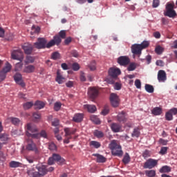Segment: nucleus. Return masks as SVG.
Wrapping results in <instances>:
<instances>
[{"label": "nucleus", "instance_id": "0eeeda50", "mask_svg": "<svg viewBox=\"0 0 177 177\" xmlns=\"http://www.w3.org/2000/svg\"><path fill=\"white\" fill-rule=\"evenodd\" d=\"M36 169H37V177L45 176L46 174H48V170L46 169V166L44 165H38L36 167Z\"/></svg>", "mask_w": 177, "mask_h": 177}, {"label": "nucleus", "instance_id": "13d9d810", "mask_svg": "<svg viewBox=\"0 0 177 177\" xmlns=\"http://www.w3.org/2000/svg\"><path fill=\"white\" fill-rule=\"evenodd\" d=\"M88 68L91 71H95L96 70V62L95 61L91 62V63L88 65Z\"/></svg>", "mask_w": 177, "mask_h": 177}, {"label": "nucleus", "instance_id": "473e14b6", "mask_svg": "<svg viewBox=\"0 0 177 177\" xmlns=\"http://www.w3.org/2000/svg\"><path fill=\"white\" fill-rule=\"evenodd\" d=\"M26 136H28V139H30V138H32V139H39V133H31L28 131H26Z\"/></svg>", "mask_w": 177, "mask_h": 177}, {"label": "nucleus", "instance_id": "4d7b16f0", "mask_svg": "<svg viewBox=\"0 0 177 177\" xmlns=\"http://www.w3.org/2000/svg\"><path fill=\"white\" fill-rule=\"evenodd\" d=\"M51 59H53V60H57V59H60V53L58 52H54L52 54Z\"/></svg>", "mask_w": 177, "mask_h": 177}, {"label": "nucleus", "instance_id": "4468645a", "mask_svg": "<svg viewBox=\"0 0 177 177\" xmlns=\"http://www.w3.org/2000/svg\"><path fill=\"white\" fill-rule=\"evenodd\" d=\"M158 80L159 82H165L167 81V73L164 70H160L158 72Z\"/></svg>", "mask_w": 177, "mask_h": 177}, {"label": "nucleus", "instance_id": "f3484780", "mask_svg": "<svg viewBox=\"0 0 177 177\" xmlns=\"http://www.w3.org/2000/svg\"><path fill=\"white\" fill-rule=\"evenodd\" d=\"M26 129H27V132H31L32 133H34L35 132H38V129L37 128V126L31 124V123H28L26 125Z\"/></svg>", "mask_w": 177, "mask_h": 177}, {"label": "nucleus", "instance_id": "f03ea898", "mask_svg": "<svg viewBox=\"0 0 177 177\" xmlns=\"http://www.w3.org/2000/svg\"><path fill=\"white\" fill-rule=\"evenodd\" d=\"M46 44H48V41L45 38L39 37L37 39V41L34 43L33 46L36 49H45Z\"/></svg>", "mask_w": 177, "mask_h": 177}, {"label": "nucleus", "instance_id": "bf43d9fd", "mask_svg": "<svg viewBox=\"0 0 177 177\" xmlns=\"http://www.w3.org/2000/svg\"><path fill=\"white\" fill-rule=\"evenodd\" d=\"M39 138H44V139H46V138H48V133H46L45 130H41V132L39 133Z\"/></svg>", "mask_w": 177, "mask_h": 177}, {"label": "nucleus", "instance_id": "3c124183", "mask_svg": "<svg viewBox=\"0 0 177 177\" xmlns=\"http://www.w3.org/2000/svg\"><path fill=\"white\" fill-rule=\"evenodd\" d=\"M155 52L157 55H161L164 52V48L161 46H157L155 48Z\"/></svg>", "mask_w": 177, "mask_h": 177}, {"label": "nucleus", "instance_id": "c85d7f7f", "mask_svg": "<svg viewBox=\"0 0 177 177\" xmlns=\"http://www.w3.org/2000/svg\"><path fill=\"white\" fill-rule=\"evenodd\" d=\"M0 140L3 142L4 145H6L8 140H9V136L6 133L0 134Z\"/></svg>", "mask_w": 177, "mask_h": 177}, {"label": "nucleus", "instance_id": "c03bdc74", "mask_svg": "<svg viewBox=\"0 0 177 177\" xmlns=\"http://www.w3.org/2000/svg\"><path fill=\"white\" fill-rule=\"evenodd\" d=\"M94 136L98 138V139H100L101 138H103V136H104V133H103V132L100 131L95 130L94 131Z\"/></svg>", "mask_w": 177, "mask_h": 177}, {"label": "nucleus", "instance_id": "37998d69", "mask_svg": "<svg viewBox=\"0 0 177 177\" xmlns=\"http://www.w3.org/2000/svg\"><path fill=\"white\" fill-rule=\"evenodd\" d=\"M15 71H21L23 70V62L21 61L15 64Z\"/></svg>", "mask_w": 177, "mask_h": 177}, {"label": "nucleus", "instance_id": "de8ad7c7", "mask_svg": "<svg viewBox=\"0 0 177 177\" xmlns=\"http://www.w3.org/2000/svg\"><path fill=\"white\" fill-rule=\"evenodd\" d=\"M128 71H134L136 70V63L131 62L127 67Z\"/></svg>", "mask_w": 177, "mask_h": 177}, {"label": "nucleus", "instance_id": "bb28decb", "mask_svg": "<svg viewBox=\"0 0 177 177\" xmlns=\"http://www.w3.org/2000/svg\"><path fill=\"white\" fill-rule=\"evenodd\" d=\"M84 109L87 110L88 113H95V111L97 110L96 106L89 104L84 105Z\"/></svg>", "mask_w": 177, "mask_h": 177}, {"label": "nucleus", "instance_id": "6e6d98bb", "mask_svg": "<svg viewBox=\"0 0 177 177\" xmlns=\"http://www.w3.org/2000/svg\"><path fill=\"white\" fill-rule=\"evenodd\" d=\"M151 156V153L150 151L146 149L143 153H142V157L146 160V158H149Z\"/></svg>", "mask_w": 177, "mask_h": 177}, {"label": "nucleus", "instance_id": "2f4dec72", "mask_svg": "<svg viewBox=\"0 0 177 177\" xmlns=\"http://www.w3.org/2000/svg\"><path fill=\"white\" fill-rule=\"evenodd\" d=\"M28 176L30 177H38V171H35L34 169H30L27 171Z\"/></svg>", "mask_w": 177, "mask_h": 177}, {"label": "nucleus", "instance_id": "7c9ffc66", "mask_svg": "<svg viewBox=\"0 0 177 177\" xmlns=\"http://www.w3.org/2000/svg\"><path fill=\"white\" fill-rule=\"evenodd\" d=\"M52 157L57 162H64V159L62 158V156L57 153H53Z\"/></svg>", "mask_w": 177, "mask_h": 177}, {"label": "nucleus", "instance_id": "58836bf2", "mask_svg": "<svg viewBox=\"0 0 177 177\" xmlns=\"http://www.w3.org/2000/svg\"><path fill=\"white\" fill-rule=\"evenodd\" d=\"M35 106H37L36 109L41 110V109H44V107H45V103H44V102L37 101Z\"/></svg>", "mask_w": 177, "mask_h": 177}, {"label": "nucleus", "instance_id": "393cba45", "mask_svg": "<svg viewBox=\"0 0 177 177\" xmlns=\"http://www.w3.org/2000/svg\"><path fill=\"white\" fill-rule=\"evenodd\" d=\"M35 62V57L27 55L24 61L25 64H32Z\"/></svg>", "mask_w": 177, "mask_h": 177}, {"label": "nucleus", "instance_id": "8fccbe9b", "mask_svg": "<svg viewBox=\"0 0 177 177\" xmlns=\"http://www.w3.org/2000/svg\"><path fill=\"white\" fill-rule=\"evenodd\" d=\"M165 119L167 121H172L174 120V116L169 111L165 113Z\"/></svg>", "mask_w": 177, "mask_h": 177}, {"label": "nucleus", "instance_id": "e433bc0d", "mask_svg": "<svg viewBox=\"0 0 177 177\" xmlns=\"http://www.w3.org/2000/svg\"><path fill=\"white\" fill-rule=\"evenodd\" d=\"M90 146H93L94 149H99L102 146V144L97 141H91Z\"/></svg>", "mask_w": 177, "mask_h": 177}, {"label": "nucleus", "instance_id": "a18cd8bd", "mask_svg": "<svg viewBox=\"0 0 177 177\" xmlns=\"http://www.w3.org/2000/svg\"><path fill=\"white\" fill-rule=\"evenodd\" d=\"M20 165H21V163L17 162V161H11L10 162V167L11 168H17L19 167Z\"/></svg>", "mask_w": 177, "mask_h": 177}, {"label": "nucleus", "instance_id": "338daca9", "mask_svg": "<svg viewBox=\"0 0 177 177\" xmlns=\"http://www.w3.org/2000/svg\"><path fill=\"white\" fill-rule=\"evenodd\" d=\"M5 78H6V73H5L4 72H2V71H0V82H2V81H3V80H5Z\"/></svg>", "mask_w": 177, "mask_h": 177}, {"label": "nucleus", "instance_id": "c756f323", "mask_svg": "<svg viewBox=\"0 0 177 177\" xmlns=\"http://www.w3.org/2000/svg\"><path fill=\"white\" fill-rule=\"evenodd\" d=\"M10 70H12V64L7 62L5 67L1 70V71L5 73V74H8Z\"/></svg>", "mask_w": 177, "mask_h": 177}, {"label": "nucleus", "instance_id": "412c9836", "mask_svg": "<svg viewBox=\"0 0 177 177\" xmlns=\"http://www.w3.org/2000/svg\"><path fill=\"white\" fill-rule=\"evenodd\" d=\"M82 120H84V114L82 113H76L73 118L74 122H81Z\"/></svg>", "mask_w": 177, "mask_h": 177}, {"label": "nucleus", "instance_id": "aec40b11", "mask_svg": "<svg viewBox=\"0 0 177 177\" xmlns=\"http://www.w3.org/2000/svg\"><path fill=\"white\" fill-rule=\"evenodd\" d=\"M65 132V138L67 136H71V135H74L77 132V129H73L71 128L66 127L64 129Z\"/></svg>", "mask_w": 177, "mask_h": 177}, {"label": "nucleus", "instance_id": "72a5a7b5", "mask_svg": "<svg viewBox=\"0 0 177 177\" xmlns=\"http://www.w3.org/2000/svg\"><path fill=\"white\" fill-rule=\"evenodd\" d=\"M39 31H41V28L39 26L35 27V26H33L32 27V30L30 32V34L31 35H35V34L38 35L39 33Z\"/></svg>", "mask_w": 177, "mask_h": 177}, {"label": "nucleus", "instance_id": "dca6fc26", "mask_svg": "<svg viewBox=\"0 0 177 177\" xmlns=\"http://www.w3.org/2000/svg\"><path fill=\"white\" fill-rule=\"evenodd\" d=\"M35 66L31 64L25 66L24 68L23 69V73H26V74H31L35 73Z\"/></svg>", "mask_w": 177, "mask_h": 177}, {"label": "nucleus", "instance_id": "f8f14e48", "mask_svg": "<svg viewBox=\"0 0 177 177\" xmlns=\"http://www.w3.org/2000/svg\"><path fill=\"white\" fill-rule=\"evenodd\" d=\"M120 74H121V70H120V68H111L109 70V75L112 78H117Z\"/></svg>", "mask_w": 177, "mask_h": 177}, {"label": "nucleus", "instance_id": "9b49d317", "mask_svg": "<svg viewBox=\"0 0 177 177\" xmlns=\"http://www.w3.org/2000/svg\"><path fill=\"white\" fill-rule=\"evenodd\" d=\"M22 49L24 50V53L26 55H31L32 53V50L34 49V46L30 43H25L22 46Z\"/></svg>", "mask_w": 177, "mask_h": 177}, {"label": "nucleus", "instance_id": "603ef678", "mask_svg": "<svg viewBox=\"0 0 177 177\" xmlns=\"http://www.w3.org/2000/svg\"><path fill=\"white\" fill-rule=\"evenodd\" d=\"M53 41H55V44L60 45L62 43V38L59 35H55L54 36Z\"/></svg>", "mask_w": 177, "mask_h": 177}, {"label": "nucleus", "instance_id": "49530a36", "mask_svg": "<svg viewBox=\"0 0 177 177\" xmlns=\"http://www.w3.org/2000/svg\"><path fill=\"white\" fill-rule=\"evenodd\" d=\"M145 175H147L148 177H155L156 171L154 170H147L145 171Z\"/></svg>", "mask_w": 177, "mask_h": 177}, {"label": "nucleus", "instance_id": "ea45409f", "mask_svg": "<svg viewBox=\"0 0 177 177\" xmlns=\"http://www.w3.org/2000/svg\"><path fill=\"white\" fill-rule=\"evenodd\" d=\"M10 121L13 125L18 126L20 125V119L17 118H10Z\"/></svg>", "mask_w": 177, "mask_h": 177}, {"label": "nucleus", "instance_id": "cd10ccee", "mask_svg": "<svg viewBox=\"0 0 177 177\" xmlns=\"http://www.w3.org/2000/svg\"><path fill=\"white\" fill-rule=\"evenodd\" d=\"M171 167L165 165L162 166V168L160 169L159 172H160V174H168L171 172Z\"/></svg>", "mask_w": 177, "mask_h": 177}, {"label": "nucleus", "instance_id": "4c0bfd02", "mask_svg": "<svg viewBox=\"0 0 177 177\" xmlns=\"http://www.w3.org/2000/svg\"><path fill=\"white\" fill-rule=\"evenodd\" d=\"M145 91L148 92V93H153L154 92V87L150 84H145Z\"/></svg>", "mask_w": 177, "mask_h": 177}, {"label": "nucleus", "instance_id": "a211bd4d", "mask_svg": "<svg viewBox=\"0 0 177 177\" xmlns=\"http://www.w3.org/2000/svg\"><path fill=\"white\" fill-rule=\"evenodd\" d=\"M117 120L119 122H122V124L127 122V117L125 115V112L122 111L120 113H119L117 116Z\"/></svg>", "mask_w": 177, "mask_h": 177}, {"label": "nucleus", "instance_id": "2eb2a0df", "mask_svg": "<svg viewBox=\"0 0 177 177\" xmlns=\"http://www.w3.org/2000/svg\"><path fill=\"white\" fill-rule=\"evenodd\" d=\"M110 127L112 132H114V133H118V132H121V129H122V126L118 123H112Z\"/></svg>", "mask_w": 177, "mask_h": 177}, {"label": "nucleus", "instance_id": "a19ab883", "mask_svg": "<svg viewBox=\"0 0 177 177\" xmlns=\"http://www.w3.org/2000/svg\"><path fill=\"white\" fill-rule=\"evenodd\" d=\"M34 106V102H28L24 104V110H28L31 109Z\"/></svg>", "mask_w": 177, "mask_h": 177}, {"label": "nucleus", "instance_id": "a878e982", "mask_svg": "<svg viewBox=\"0 0 177 177\" xmlns=\"http://www.w3.org/2000/svg\"><path fill=\"white\" fill-rule=\"evenodd\" d=\"M120 146L118 143H117V140H113L111 143L109 144V149L111 150H112V151H113L114 150H115L118 147H120Z\"/></svg>", "mask_w": 177, "mask_h": 177}, {"label": "nucleus", "instance_id": "864d4df0", "mask_svg": "<svg viewBox=\"0 0 177 177\" xmlns=\"http://www.w3.org/2000/svg\"><path fill=\"white\" fill-rule=\"evenodd\" d=\"M139 45L140 46L141 49L143 50V49L148 48V46L150 45V43L147 41H144Z\"/></svg>", "mask_w": 177, "mask_h": 177}, {"label": "nucleus", "instance_id": "f704fd0d", "mask_svg": "<svg viewBox=\"0 0 177 177\" xmlns=\"http://www.w3.org/2000/svg\"><path fill=\"white\" fill-rule=\"evenodd\" d=\"M131 161V156H129V153H126L124 154V156L122 159V162L124 164H129V162Z\"/></svg>", "mask_w": 177, "mask_h": 177}, {"label": "nucleus", "instance_id": "b1692460", "mask_svg": "<svg viewBox=\"0 0 177 177\" xmlns=\"http://www.w3.org/2000/svg\"><path fill=\"white\" fill-rule=\"evenodd\" d=\"M93 156L96 157L97 162H106V158L104 156H103V155H100L99 153H93Z\"/></svg>", "mask_w": 177, "mask_h": 177}, {"label": "nucleus", "instance_id": "39448f33", "mask_svg": "<svg viewBox=\"0 0 177 177\" xmlns=\"http://www.w3.org/2000/svg\"><path fill=\"white\" fill-rule=\"evenodd\" d=\"M157 164H158V160H155V159H148L145 163H144V166L143 168L145 169H151L153 168H154V167H156L157 165Z\"/></svg>", "mask_w": 177, "mask_h": 177}, {"label": "nucleus", "instance_id": "4be33fe9", "mask_svg": "<svg viewBox=\"0 0 177 177\" xmlns=\"http://www.w3.org/2000/svg\"><path fill=\"white\" fill-rule=\"evenodd\" d=\"M55 81H57L59 84H63L64 81H66V78L62 75L59 70L57 71V77Z\"/></svg>", "mask_w": 177, "mask_h": 177}, {"label": "nucleus", "instance_id": "5701e85b", "mask_svg": "<svg viewBox=\"0 0 177 177\" xmlns=\"http://www.w3.org/2000/svg\"><path fill=\"white\" fill-rule=\"evenodd\" d=\"M151 114L153 115H161L162 114V108L156 106L151 110Z\"/></svg>", "mask_w": 177, "mask_h": 177}, {"label": "nucleus", "instance_id": "5fc2aeb1", "mask_svg": "<svg viewBox=\"0 0 177 177\" xmlns=\"http://www.w3.org/2000/svg\"><path fill=\"white\" fill-rule=\"evenodd\" d=\"M48 149L51 151H56L57 150V147L56 146V145L55 143L50 142L48 145Z\"/></svg>", "mask_w": 177, "mask_h": 177}, {"label": "nucleus", "instance_id": "774afa93", "mask_svg": "<svg viewBox=\"0 0 177 177\" xmlns=\"http://www.w3.org/2000/svg\"><path fill=\"white\" fill-rule=\"evenodd\" d=\"M58 37H60L61 38H62V39H64V38H66V30H61L59 32Z\"/></svg>", "mask_w": 177, "mask_h": 177}, {"label": "nucleus", "instance_id": "79ce46f5", "mask_svg": "<svg viewBox=\"0 0 177 177\" xmlns=\"http://www.w3.org/2000/svg\"><path fill=\"white\" fill-rule=\"evenodd\" d=\"M140 136V131H139V128H135L131 134L132 138H139Z\"/></svg>", "mask_w": 177, "mask_h": 177}, {"label": "nucleus", "instance_id": "e2e57ef3", "mask_svg": "<svg viewBox=\"0 0 177 177\" xmlns=\"http://www.w3.org/2000/svg\"><path fill=\"white\" fill-rule=\"evenodd\" d=\"M167 151H168V147H161L159 153L161 154L162 156H164V154H167Z\"/></svg>", "mask_w": 177, "mask_h": 177}, {"label": "nucleus", "instance_id": "69168bd1", "mask_svg": "<svg viewBox=\"0 0 177 177\" xmlns=\"http://www.w3.org/2000/svg\"><path fill=\"white\" fill-rule=\"evenodd\" d=\"M60 124V120L59 119H54L53 121L52 122V126L53 127H59V124Z\"/></svg>", "mask_w": 177, "mask_h": 177}, {"label": "nucleus", "instance_id": "c9c22d12", "mask_svg": "<svg viewBox=\"0 0 177 177\" xmlns=\"http://www.w3.org/2000/svg\"><path fill=\"white\" fill-rule=\"evenodd\" d=\"M90 119L93 122H94L97 125H99V124H100V119H99V118H97V116L95 115H91L90 117Z\"/></svg>", "mask_w": 177, "mask_h": 177}, {"label": "nucleus", "instance_id": "ddd939ff", "mask_svg": "<svg viewBox=\"0 0 177 177\" xmlns=\"http://www.w3.org/2000/svg\"><path fill=\"white\" fill-rule=\"evenodd\" d=\"M142 48L140 47V44H133L131 46V53L133 55H142Z\"/></svg>", "mask_w": 177, "mask_h": 177}, {"label": "nucleus", "instance_id": "7ed1b4c3", "mask_svg": "<svg viewBox=\"0 0 177 177\" xmlns=\"http://www.w3.org/2000/svg\"><path fill=\"white\" fill-rule=\"evenodd\" d=\"M11 57L13 60H19L23 62L24 59V55L21 50H14L11 53Z\"/></svg>", "mask_w": 177, "mask_h": 177}, {"label": "nucleus", "instance_id": "9d476101", "mask_svg": "<svg viewBox=\"0 0 177 177\" xmlns=\"http://www.w3.org/2000/svg\"><path fill=\"white\" fill-rule=\"evenodd\" d=\"M14 80L16 84L20 85V86H21L22 88H24L26 86V83H24V82L23 81V76L21 75V74L17 73L14 75Z\"/></svg>", "mask_w": 177, "mask_h": 177}, {"label": "nucleus", "instance_id": "680f3d73", "mask_svg": "<svg viewBox=\"0 0 177 177\" xmlns=\"http://www.w3.org/2000/svg\"><path fill=\"white\" fill-rule=\"evenodd\" d=\"M55 45H56V43H55V40L52 39L48 43L46 44V48H52V46H55Z\"/></svg>", "mask_w": 177, "mask_h": 177}, {"label": "nucleus", "instance_id": "f257e3e1", "mask_svg": "<svg viewBox=\"0 0 177 177\" xmlns=\"http://www.w3.org/2000/svg\"><path fill=\"white\" fill-rule=\"evenodd\" d=\"M175 8V3H167L166 4V12L164 13L165 16H167V17H176V12L174 10Z\"/></svg>", "mask_w": 177, "mask_h": 177}, {"label": "nucleus", "instance_id": "0e129e2a", "mask_svg": "<svg viewBox=\"0 0 177 177\" xmlns=\"http://www.w3.org/2000/svg\"><path fill=\"white\" fill-rule=\"evenodd\" d=\"M135 86L137 88V89H140V88H142V82H140V80H136Z\"/></svg>", "mask_w": 177, "mask_h": 177}, {"label": "nucleus", "instance_id": "423d86ee", "mask_svg": "<svg viewBox=\"0 0 177 177\" xmlns=\"http://www.w3.org/2000/svg\"><path fill=\"white\" fill-rule=\"evenodd\" d=\"M88 97L92 100H95L97 96H99V90L95 87H90L88 90Z\"/></svg>", "mask_w": 177, "mask_h": 177}, {"label": "nucleus", "instance_id": "20e7f679", "mask_svg": "<svg viewBox=\"0 0 177 177\" xmlns=\"http://www.w3.org/2000/svg\"><path fill=\"white\" fill-rule=\"evenodd\" d=\"M28 145L26 146V150L28 151H35L36 154H38L39 153V151L38 150V148L37 147V145L35 144L34 141H32V139L28 138L27 140Z\"/></svg>", "mask_w": 177, "mask_h": 177}, {"label": "nucleus", "instance_id": "6ab92c4d", "mask_svg": "<svg viewBox=\"0 0 177 177\" xmlns=\"http://www.w3.org/2000/svg\"><path fill=\"white\" fill-rule=\"evenodd\" d=\"M112 154L113 156H117L118 157H122V154H124V152L122 151L121 145L115 149H113V151H112Z\"/></svg>", "mask_w": 177, "mask_h": 177}, {"label": "nucleus", "instance_id": "09e8293b", "mask_svg": "<svg viewBox=\"0 0 177 177\" xmlns=\"http://www.w3.org/2000/svg\"><path fill=\"white\" fill-rule=\"evenodd\" d=\"M109 113H110V108L109 107V106L106 105L102 111L101 114L102 115H107Z\"/></svg>", "mask_w": 177, "mask_h": 177}, {"label": "nucleus", "instance_id": "6e6552de", "mask_svg": "<svg viewBox=\"0 0 177 177\" xmlns=\"http://www.w3.org/2000/svg\"><path fill=\"white\" fill-rule=\"evenodd\" d=\"M110 102L113 107H118L120 106V97L115 93L110 95Z\"/></svg>", "mask_w": 177, "mask_h": 177}, {"label": "nucleus", "instance_id": "052dcab7", "mask_svg": "<svg viewBox=\"0 0 177 177\" xmlns=\"http://www.w3.org/2000/svg\"><path fill=\"white\" fill-rule=\"evenodd\" d=\"M62 109V103L61 102H55L54 104V110L55 111H59Z\"/></svg>", "mask_w": 177, "mask_h": 177}, {"label": "nucleus", "instance_id": "1a4fd4ad", "mask_svg": "<svg viewBox=\"0 0 177 177\" xmlns=\"http://www.w3.org/2000/svg\"><path fill=\"white\" fill-rule=\"evenodd\" d=\"M118 63L120 66H128L131 63V59L128 56H120L118 58Z\"/></svg>", "mask_w": 177, "mask_h": 177}]
</instances>
